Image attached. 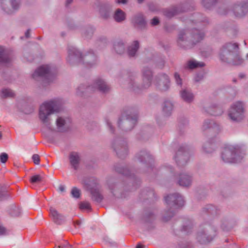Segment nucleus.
Segmentation results:
<instances>
[{"label":"nucleus","mask_w":248,"mask_h":248,"mask_svg":"<svg viewBox=\"0 0 248 248\" xmlns=\"http://www.w3.org/2000/svg\"><path fill=\"white\" fill-rule=\"evenodd\" d=\"M217 125L212 121L210 120H205L202 126V129L204 131L208 129L215 128Z\"/></svg>","instance_id":"obj_36"},{"label":"nucleus","mask_w":248,"mask_h":248,"mask_svg":"<svg viewBox=\"0 0 248 248\" xmlns=\"http://www.w3.org/2000/svg\"><path fill=\"white\" fill-rule=\"evenodd\" d=\"M229 118L234 122H240L245 118L244 104L237 101L231 106L228 113Z\"/></svg>","instance_id":"obj_12"},{"label":"nucleus","mask_w":248,"mask_h":248,"mask_svg":"<svg viewBox=\"0 0 248 248\" xmlns=\"http://www.w3.org/2000/svg\"><path fill=\"white\" fill-rule=\"evenodd\" d=\"M20 0H0V7L5 13L11 14L18 9Z\"/></svg>","instance_id":"obj_13"},{"label":"nucleus","mask_w":248,"mask_h":248,"mask_svg":"<svg viewBox=\"0 0 248 248\" xmlns=\"http://www.w3.org/2000/svg\"><path fill=\"white\" fill-rule=\"evenodd\" d=\"M218 56L220 61L233 65H239L243 63L238 52V46L236 43L225 44L220 48Z\"/></svg>","instance_id":"obj_3"},{"label":"nucleus","mask_w":248,"mask_h":248,"mask_svg":"<svg viewBox=\"0 0 248 248\" xmlns=\"http://www.w3.org/2000/svg\"><path fill=\"white\" fill-rule=\"evenodd\" d=\"M248 12V0H240L234 5L233 12L237 17L245 16Z\"/></svg>","instance_id":"obj_15"},{"label":"nucleus","mask_w":248,"mask_h":248,"mask_svg":"<svg viewBox=\"0 0 248 248\" xmlns=\"http://www.w3.org/2000/svg\"><path fill=\"white\" fill-rule=\"evenodd\" d=\"M204 35L202 31L196 29H192L190 32L189 31H182L178 34L177 43L182 47L188 48L202 40Z\"/></svg>","instance_id":"obj_4"},{"label":"nucleus","mask_w":248,"mask_h":248,"mask_svg":"<svg viewBox=\"0 0 248 248\" xmlns=\"http://www.w3.org/2000/svg\"><path fill=\"white\" fill-rule=\"evenodd\" d=\"M205 111L212 115H219L223 112L222 109L219 106L215 105H212L209 108H207Z\"/></svg>","instance_id":"obj_30"},{"label":"nucleus","mask_w":248,"mask_h":248,"mask_svg":"<svg viewBox=\"0 0 248 248\" xmlns=\"http://www.w3.org/2000/svg\"><path fill=\"white\" fill-rule=\"evenodd\" d=\"M245 153L238 146L228 145L221 152L223 161L227 163H238L244 158Z\"/></svg>","instance_id":"obj_5"},{"label":"nucleus","mask_w":248,"mask_h":248,"mask_svg":"<svg viewBox=\"0 0 248 248\" xmlns=\"http://www.w3.org/2000/svg\"><path fill=\"white\" fill-rule=\"evenodd\" d=\"M216 147L215 140L209 139L204 143L202 149L205 153H211L215 151Z\"/></svg>","instance_id":"obj_24"},{"label":"nucleus","mask_w":248,"mask_h":248,"mask_svg":"<svg viewBox=\"0 0 248 248\" xmlns=\"http://www.w3.org/2000/svg\"><path fill=\"white\" fill-rule=\"evenodd\" d=\"M244 76H245V75L243 74H241L239 75V77L241 78H243Z\"/></svg>","instance_id":"obj_61"},{"label":"nucleus","mask_w":248,"mask_h":248,"mask_svg":"<svg viewBox=\"0 0 248 248\" xmlns=\"http://www.w3.org/2000/svg\"><path fill=\"white\" fill-rule=\"evenodd\" d=\"M59 190L61 192L65 191V186L63 185H60L59 187Z\"/></svg>","instance_id":"obj_53"},{"label":"nucleus","mask_w":248,"mask_h":248,"mask_svg":"<svg viewBox=\"0 0 248 248\" xmlns=\"http://www.w3.org/2000/svg\"><path fill=\"white\" fill-rule=\"evenodd\" d=\"M204 210L207 211L209 213L212 215H216L218 214V209L216 207L213 205H208L205 208Z\"/></svg>","instance_id":"obj_38"},{"label":"nucleus","mask_w":248,"mask_h":248,"mask_svg":"<svg viewBox=\"0 0 248 248\" xmlns=\"http://www.w3.org/2000/svg\"><path fill=\"white\" fill-rule=\"evenodd\" d=\"M181 98L187 103L191 102L194 99V95L188 89H183L180 91Z\"/></svg>","instance_id":"obj_27"},{"label":"nucleus","mask_w":248,"mask_h":248,"mask_svg":"<svg viewBox=\"0 0 248 248\" xmlns=\"http://www.w3.org/2000/svg\"><path fill=\"white\" fill-rule=\"evenodd\" d=\"M132 22L138 29H142L146 27V22L142 14H139L134 16L132 19Z\"/></svg>","instance_id":"obj_22"},{"label":"nucleus","mask_w":248,"mask_h":248,"mask_svg":"<svg viewBox=\"0 0 248 248\" xmlns=\"http://www.w3.org/2000/svg\"><path fill=\"white\" fill-rule=\"evenodd\" d=\"M174 77L176 84L178 85L181 86L182 84V79L180 78L179 74L176 72L175 73Z\"/></svg>","instance_id":"obj_43"},{"label":"nucleus","mask_w":248,"mask_h":248,"mask_svg":"<svg viewBox=\"0 0 248 248\" xmlns=\"http://www.w3.org/2000/svg\"><path fill=\"white\" fill-rule=\"evenodd\" d=\"M49 213L55 223L60 224L62 222V217L55 208L51 207L49 210Z\"/></svg>","instance_id":"obj_31"},{"label":"nucleus","mask_w":248,"mask_h":248,"mask_svg":"<svg viewBox=\"0 0 248 248\" xmlns=\"http://www.w3.org/2000/svg\"><path fill=\"white\" fill-rule=\"evenodd\" d=\"M142 82L140 87L136 85L135 81L131 79L130 82V88L135 92L139 93L149 88L153 80V73L150 68L144 67L142 69Z\"/></svg>","instance_id":"obj_8"},{"label":"nucleus","mask_w":248,"mask_h":248,"mask_svg":"<svg viewBox=\"0 0 248 248\" xmlns=\"http://www.w3.org/2000/svg\"><path fill=\"white\" fill-rule=\"evenodd\" d=\"M55 248H72V247L66 242Z\"/></svg>","instance_id":"obj_49"},{"label":"nucleus","mask_w":248,"mask_h":248,"mask_svg":"<svg viewBox=\"0 0 248 248\" xmlns=\"http://www.w3.org/2000/svg\"><path fill=\"white\" fill-rule=\"evenodd\" d=\"M9 234V231L0 224V236L6 235Z\"/></svg>","instance_id":"obj_45"},{"label":"nucleus","mask_w":248,"mask_h":248,"mask_svg":"<svg viewBox=\"0 0 248 248\" xmlns=\"http://www.w3.org/2000/svg\"><path fill=\"white\" fill-rule=\"evenodd\" d=\"M183 230L184 231H186V227H183Z\"/></svg>","instance_id":"obj_64"},{"label":"nucleus","mask_w":248,"mask_h":248,"mask_svg":"<svg viewBox=\"0 0 248 248\" xmlns=\"http://www.w3.org/2000/svg\"><path fill=\"white\" fill-rule=\"evenodd\" d=\"M114 48L118 54H122L124 52L125 46L123 41H119L115 43Z\"/></svg>","instance_id":"obj_34"},{"label":"nucleus","mask_w":248,"mask_h":248,"mask_svg":"<svg viewBox=\"0 0 248 248\" xmlns=\"http://www.w3.org/2000/svg\"><path fill=\"white\" fill-rule=\"evenodd\" d=\"M77 225L80 226L81 224V222L80 221H78L76 222Z\"/></svg>","instance_id":"obj_59"},{"label":"nucleus","mask_w":248,"mask_h":248,"mask_svg":"<svg viewBox=\"0 0 248 248\" xmlns=\"http://www.w3.org/2000/svg\"><path fill=\"white\" fill-rule=\"evenodd\" d=\"M204 65V62L192 59L187 61L185 65V68L193 69L198 67H203Z\"/></svg>","instance_id":"obj_29"},{"label":"nucleus","mask_w":248,"mask_h":248,"mask_svg":"<svg viewBox=\"0 0 248 248\" xmlns=\"http://www.w3.org/2000/svg\"><path fill=\"white\" fill-rule=\"evenodd\" d=\"M30 30H28L26 32H25V36L26 38H29L30 37Z\"/></svg>","instance_id":"obj_54"},{"label":"nucleus","mask_w":248,"mask_h":248,"mask_svg":"<svg viewBox=\"0 0 248 248\" xmlns=\"http://www.w3.org/2000/svg\"><path fill=\"white\" fill-rule=\"evenodd\" d=\"M100 14L101 15V16L103 18L105 19H107L110 16V12L108 9L104 7H102L100 9Z\"/></svg>","instance_id":"obj_39"},{"label":"nucleus","mask_w":248,"mask_h":248,"mask_svg":"<svg viewBox=\"0 0 248 248\" xmlns=\"http://www.w3.org/2000/svg\"><path fill=\"white\" fill-rule=\"evenodd\" d=\"M114 20L117 22H121L125 18V14L124 12L118 9L115 12L113 16Z\"/></svg>","instance_id":"obj_33"},{"label":"nucleus","mask_w":248,"mask_h":248,"mask_svg":"<svg viewBox=\"0 0 248 248\" xmlns=\"http://www.w3.org/2000/svg\"><path fill=\"white\" fill-rule=\"evenodd\" d=\"M182 6L175 7L171 9H167L164 11V15L168 17H171L179 13L185 12Z\"/></svg>","instance_id":"obj_25"},{"label":"nucleus","mask_w":248,"mask_h":248,"mask_svg":"<svg viewBox=\"0 0 248 248\" xmlns=\"http://www.w3.org/2000/svg\"><path fill=\"white\" fill-rule=\"evenodd\" d=\"M66 60L71 64L80 63L88 68L93 67L97 63V57L93 53L89 52L82 54L73 46L68 47Z\"/></svg>","instance_id":"obj_2"},{"label":"nucleus","mask_w":248,"mask_h":248,"mask_svg":"<svg viewBox=\"0 0 248 248\" xmlns=\"http://www.w3.org/2000/svg\"><path fill=\"white\" fill-rule=\"evenodd\" d=\"M127 1V0H116V3L118 4H125Z\"/></svg>","instance_id":"obj_52"},{"label":"nucleus","mask_w":248,"mask_h":248,"mask_svg":"<svg viewBox=\"0 0 248 248\" xmlns=\"http://www.w3.org/2000/svg\"><path fill=\"white\" fill-rule=\"evenodd\" d=\"M155 85L160 90L167 91L170 87V79L165 74H160L156 78Z\"/></svg>","instance_id":"obj_16"},{"label":"nucleus","mask_w":248,"mask_h":248,"mask_svg":"<svg viewBox=\"0 0 248 248\" xmlns=\"http://www.w3.org/2000/svg\"><path fill=\"white\" fill-rule=\"evenodd\" d=\"M144 0H138V1L139 3H141Z\"/></svg>","instance_id":"obj_63"},{"label":"nucleus","mask_w":248,"mask_h":248,"mask_svg":"<svg viewBox=\"0 0 248 248\" xmlns=\"http://www.w3.org/2000/svg\"><path fill=\"white\" fill-rule=\"evenodd\" d=\"M217 226V220H215L212 224H206L205 230L200 232L198 233L197 239L202 244L208 243L211 241L216 234Z\"/></svg>","instance_id":"obj_10"},{"label":"nucleus","mask_w":248,"mask_h":248,"mask_svg":"<svg viewBox=\"0 0 248 248\" xmlns=\"http://www.w3.org/2000/svg\"><path fill=\"white\" fill-rule=\"evenodd\" d=\"M42 178L39 175H35L32 176L30 179L31 182L32 183H39L42 181Z\"/></svg>","instance_id":"obj_42"},{"label":"nucleus","mask_w":248,"mask_h":248,"mask_svg":"<svg viewBox=\"0 0 248 248\" xmlns=\"http://www.w3.org/2000/svg\"><path fill=\"white\" fill-rule=\"evenodd\" d=\"M109 90V87L107 83L101 78H96L93 84L88 87L85 85H80L77 90L78 95L82 96L85 91H95L98 90L102 93H106Z\"/></svg>","instance_id":"obj_7"},{"label":"nucleus","mask_w":248,"mask_h":248,"mask_svg":"<svg viewBox=\"0 0 248 248\" xmlns=\"http://www.w3.org/2000/svg\"><path fill=\"white\" fill-rule=\"evenodd\" d=\"M80 208L81 209L90 210L91 209L90 203L88 202H81L80 204Z\"/></svg>","instance_id":"obj_44"},{"label":"nucleus","mask_w":248,"mask_h":248,"mask_svg":"<svg viewBox=\"0 0 248 248\" xmlns=\"http://www.w3.org/2000/svg\"><path fill=\"white\" fill-rule=\"evenodd\" d=\"M192 182V177L186 172H183L179 175L177 180L178 184L181 186L188 187Z\"/></svg>","instance_id":"obj_18"},{"label":"nucleus","mask_w":248,"mask_h":248,"mask_svg":"<svg viewBox=\"0 0 248 248\" xmlns=\"http://www.w3.org/2000/svg\"><path fill=\"white\" fill-rule=\"evenodd\" d=\"M8 158V155L5 153H2L0 155V161L2 163H5Z\"/></svg>","instance_id":"obj_46"},{"label":"nucleus","mask_w":248,"mask_h":248,"mask_svg":"<svg viewBox=\"0 0 248 248\" xmlns=\"http://www.w3.org/2000/svg\"><path fill=\"white\" fill-rule=\"evenodd\" d=\"M62 105V101L60 99L55 98L44 102L40 107L39 118L49 130H52L49 116L52 114L59 112Z\"/></svg>","instance_id":"obj_1"},{"label":"nucleus","mask_w":248,"mask_h":248,"mask_svg":"<svg viewBox=\"0 0 248 248\" xmlns=\"http://www.w3.org/2000/svg\"><path fill=\"white\" fill-rule=\"evenodd\" d=\"M113 148L120 158L124 157L128 154L127 143L125 140L120 139L115 140L113 144Z\"/></svg>","instance_id":"obj_14"},{"label":"nucleus","mask_w":248,"mask_h":248,"mask_svg":"<svg viewBox=\"0 0 248 248\" xmlns=\"http://www.w3.org/2000/svg\"><path fill=\"white\" fill-rule=\"evenodd\" d=\"M106 124L108 127L109 128L110 131L112 133L114 132V129L112 126L111 122L110 120L107 119L106 121Z\"/></svg>","instance_id":"obj_50"},{"label":"nucleus","mask_w":248,"mask_h":248,"mask_svg":"<svg viewBox=\"0 0 248 248\" xmlns=\"http://www.w3.org/2000/svg\"><path fill=\"white\" fill-rule=\"evenodd\" d=\"M165 200L167 204L170 207L168 211V214H171V215L168 217H164V220L167 221L173 215V210L183 206L184 205L185 201L183 196L178 193L168 195L165 197Z\"/></svg>","instance_id":"obj_11"},{"label":"nucleus","mask_w":248,"mask_h":248,"mask_svg":"<svg viewBox=\"0 0 248 248\" xmlns=\"http://www.w3.org/2000/svg\"><path fill=\"white\" fill-rule=\"evenodd\" d=\"M168 169L170 170V171H172V168L171 166H169Z\"/></svg>","instance_id":"obj_62"},{"label":"nucleus","mask_w":248,"mask_h":248,"mask_svg":"<svg viewBox=\"0 0 248 248\" xmlns=\"http://www.w3.org/2000/svg\"><path fill=\"white\" fill-rule=\"evenodd\" d=\"M21 213V210L18 207H15L14 209L13 212L11 213L13 216H19Z\"/></svg>","instance_id":"obj_47"},{"label":"nucleus","mask_w":248,"mask_h":248,"mask_svg":"<svg viewBox=\"0 0 248 248\" xmlns=\"http://www.w3.org/2000/svg\"><path fill=\"white\" fill-rule=\"evenodd\" d=\"M3 196V192L0 189V200H1Z\"/></svg>","instance_id":"obj_56"},{"label":"nucleus","mask_w":248,"mask_h":248,"mask_svg":"<svg viewBox=\"0 0 248 248\" xmlns=\"http://www.w3.org/2000/svg\"><path fill=\"white\" fill-rule=\"evenodd\" d=\"M55 75V67L51 65L46 64L39 67L34 71L32 77L35 80H38L40 79H42L49 82L52 81Z\"/></svg>","instance_id":"obj_9"},{"label":"nucleus","mask_w":248,"mask_h":248,"mask_svg":"<svg viewBox=\"0 0 248 248\" xmlns=\"http://www.w3.org/2000/svg\"><path fill=\"white\" fill-rule=\"evenodd\" d=\"M137 121V116L132 108L126 109L119 119L118 125L124 128L125 131L130 130L133 128Z\"/></svg>","instance_id":"obj_6"},{"label":"nucleus","mask_w":248,"mask_h":248,"mask_svg":"<svg viewBox=\"0 0 248 248\" xmlns=\"http://www.w3.org/2000/svg\"><path fill=\"white\" fill-rule=\"evenodd\" d=\"M218 0H202V4L206 9H209L215 4Z\"/></svg>","instance_id":"obj_40"},{"label":"nucleus","mask_w":248,"mask_h":248,"mask_svg":"<svg viewBox=\"0 0 248 248\" xmlns=\"http://www.w3.org/2000/svg\"><path fill=\"white\" fill-rule=\"evenodd\" d=\"M86 185L87 188L90 191L92 194V198L93 200L98 202H101L102 200V196L100 194L99 191L98 187L96 183H94L95 186L94 187H92L90 184H87Z\"/></svg>","instance_id":"obj_20"},{"label":"nucleus","mask_w":248,"mask_h":248,"mask_svg":"<svg viewBox=\"0 0 248 248\" xmlns=\"http://www.w3.org/2000/svg\"><path fill=\"white\" fill-rule=\"evenodd\" d=\"M15 95V93L9 88H3L0 90V96L2 98L12 97Z\"/></svg>","instance_id":"obj_35"},{"label":"nucleus","mask_w":248,"mask_h":248,"mask_svg":"<svg viewBox=\"0 0 248 248\" xmlns=\"http://www.w3.org/2000/svg\"><path fill=\"white\" fill-rule=\"evenodd\" d=\"M70 121L68 119L64 118L62 117H58L56 122L57 128L59 132H64L67 130L69 128V123Z\"/></svg>","instance_id":"obj_21"},{"label":"nucleus","mask_w":248,"mask_h":248,"mask_svg":"<svg viewBox=\"0 0 248 248\" xmlns=\"http://www.w3.org/2000/svg\"><path fill=\"white\" fill-rule=\"evenodd\" d=\"M136 158L140 162L150 163L153 160L152 156L145 150L141 151L136 155Z\"/></svg>","instance_id":"obj_23"},{"label":"nucleus","mask_w":248,"mask_h":248,"mask_svg":"<svg viewBox=\"0 0 248 248\" xmlns=\"http://www.w3.org/2000/svg\"><path fill=\"white\" fill-rule=\"evenodd\" d=\"M140 46L139 42L138 41H134L127 48V53L130 57H134Z\"/></svg>","instance_id":"obj_26"},{"label":"nucleus","mask_w":248,"mask_h":248,"mask_svg":"<svg viewBox=\"0 0 248 248\" xmlns=\"http://www.w3.org/2000/svg\"><path fill=\"white\" fill-rule=\"evenodd\" d=\"M32 159L33 161V162L36 165L39 164L40 163V156L37 154H34L32 156Z\"/></svg>","instance_id":"obj_48"},{"label":"nucleus","mask_w":248,"mask_h":248,"mask_svg":"<svg viewBox=\"0 0 248 248\" xmlns=\"http://www.w3.org/2000/svg\"><path fill=\"white\" fill-rule=\"evenodd\" d=\"M10 58L7 50L2 46H0V62H8Z\"/></svg>","instance_id":"obj_32"},{"label":"nucleus","mask_w":248,"mask_h":248,"mask_svg":"<svg viewBox=\"0 0 248 248\" xmlns=\"http://www.w3.org/2000/svg\"><path fill=\"white\" fill-rule=\"evenodd\" d=\"M69 159L72 167L74 170H77L81 160L80 154L76 152H71L69 154Z\"/></svg>","instance_id":"obj_19"},{"label":"nucleus","mask_w":248,"mask_h":248,"mask_svg":"<svg viewBox=\"0 0 248 248\" xmlns=\"http://www.w3.org/2000/svg\"><path fill=\"white\" fill-rule=\"evenodd\" d=\"M108 186H109V189L112 190V192H113V188L112 185L109 184Z\"/></svg>","instance_id":"obj_58"},{"label":"nucleus","mask_w":248,"mask_h":248,"mask_svg":"<svg viewBox=\"0 0 248 248\" xmlns=\"http://www.w3.org/2000/svg\"><path fill=\"white\" fill-rule=\"evenodd\" d=\"M71 195L73 198L78 199L80 197V190L77 187H73L71 192Z\"/></svg>","instance_id":"obj_41"},{"label":"nucleus","mask_w":248,"mask_h":248,"mask_svg":"<svg viewBox=\"0 0 248 248\" xmlns=\"http://www.w3.org/2000/svg\"><path fill=\"white\" fill-rule=\"evenodd\" d=\"M73 0H66V6H68L69 4H70L73 1Z\"/></svg>","instance_id":"obj_55"},{"label":"nucleus","mask_w":248,"mask_h":248,"mask_svg":"<svg viewBox=\"0 0 248 248\" xmlns=\"http://www.w3.org/2000/svg\"><path fill=\"white\" fill-rule=\"evenodd\" d=\"M202 78H199L198 76H197L195 78V81H200V80Z\"/></svg>","instance_id":"obj_57"},{"label":"nucleus","mask_w":248,"mask_h":248,"mask_svg":"<svg viewBox=\"0 0 248 248\" xmlns=\"http://www.w3.org/2000/svg\"><path fill=\"white\" fill-rule=\"evenodd\" d=\"M115 170L119 173H122L125 176L134 177L133 174L131 173L130 170L127 168L116 167Z\"/></svg>","instance_id":"obj_37"},{"label":"nucleus","mask_w":248,"mask_h":248,"mask_svg":"<svg viewBox=\"0 0 248 248\" xmlns=\"http://www.w3.org/2000/svg\"><path fill=\"white\" fill-rule=\"evenodd\" d=\"M173 108V104L170 100H166L164 101L162 105V111L165 115H170L171 114Z\"/></svg>","instance_id":"obj_28"},{"label":"nucleus","mask_w":248,"mask_h":248,"mask_svg":"<svg viewBox=\"0 0 248 248\" xmlns=\"http://www.w3.org/2000/svg\"><path fill=\"white\" fill-rule=\"evenodd\" d=\"M159 22V19L157 17H154L151 21V23L153 26L157 25Z\"/></svg>","instance_id":"obj_51"},{"label":"nucleus","mask_w":248,"mask_h":248,"mask_svg":"<svg viewBox=\"0 0 248 248\" xmlns=\"http://www.w3.org/2000/svg\"><path fill=\"white\" fill-rule=\"evenodd\" d=\"M187 153L186 147H181L176 153L175 161L179 166H183L186 163Z\"/></svg>","instance_id":"obj_17"},{"label":"nucleus","mask_w":248,"mask_h":248,"mask_svg":"<svg viewBox=\"0 0 248 248\" xmlns=\"http://www.w3.org/2000/svg\"><path fill=\"white\" fill-rule=\"evenodd\" d=\"M136 248H142V246L140 245H138Z\"/></svg>","instance_id":"obj_60"}]
</instances>
